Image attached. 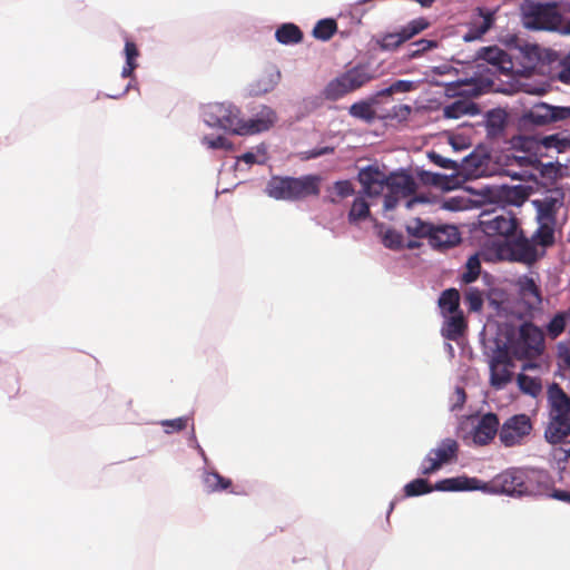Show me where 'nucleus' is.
Masks as SVG:
<instances>
[{
    "label": "nucleus",
    "mask_w": 570,
    "mask_h": 570,
    "mask_svg": "<svg viewBox=\"0 0 570 570\" xmlns=\"http://www.w3.org/2000/svg\"><path fill=\"white\" fill-rule=\"evenodd\" d=\"M240 110L232 104L212 102L203 108V118L207 126L230 131L234 135L250 136L268 130L276 121L274 110L263 107L252 119L244 120Z\"/></svg>",
    "instance_id": "obj_1"
},
{
    "label": "nucleus",
    "mask_w": 570,
    "mask_h": 570,
    "mask_svg": "<svg viewBox=\"0 0 570 570\" xmlns=\"http://www.w3.org/2000/svg\"><path fill=\"white\" fill-rule=\"evenodd\" d=\"M550 485V476L543 470L509 468L497 474L487 487L493 493L510 497H535L547 494Z\"/></svg>",
    "instance_id": "obj_2"
},
{
    "label": "nucleus",
    "mask_w": 570,
    "mask_h": 570,
    "mask_svg": "<svg viewBox=\"0 0 570 570\" xmlns=\"http://www.w3.org/2000/svg\"><path fill=\"white\" fill-rule=\"evenodd\" d=\"M322 178L318 175L301 177L273 176L267 185L266 193L277 200L297 202L311 196H318Z\"/></svg>",
    "instance_id": "obj_3"
},
{
    "label": "nucleus",
    "mask_w": 570,
    "mask_h": 570,
    "mask_svg": "<svg viewBox=\"0 0 570 570\" xmlns=\"http://www.w3.org/2000/svg\"><path fill=\"white\" fill-rule=\"evenodd\" d=\"M548 401L551 421L546 428L544 438L550 444H556L570 436V396L559 384L553 383L548 389Z\"/></svg>",
    "instance_id": "obj_4"
},
{
    "label": "nucleus",
    "mask_w": 570,
    "mask_h": 570,
    "mask_svg": "<svg viewBox=\"0 0 570 570\" xmlns=\"http://www.w3.org/2000/svg\"><path fill=\"white\" fill-rule=\"evenodd\" d=\"M497 255L502 261L527 265H532L540 256L535 243L531 237H527L521 228L508 240L498 243Z\"/></svg>",
    "instance_id": "obj_5"
},
{
    "label": "nucleus",
    "mask_w": 570,
    "mask_h": 570,
    "mask_svg": "<svg viewBox=\"0 0 570 570\" xmlns=\"http://www.w3.org/2000/svg\"><path fill=\"white\" fill-rule=\"evenodd\" d=\"M373 78L366 66L357 65L331 80L324 89V97L328 100H337L360 89Z\"/></svg>",
    "instance_id": "obj_6"
},
{
    "label": "nucleus",
    "mask_w": 570,
    "mask_h": 570,
    "mask_svg": "<svg viewBox=\"0 0 570 570\" xmlns=\"http://www.w3.org/2000/svg\"><path fill=\"white\" fill-rule=\"evenodd\" d=\"M522 19L527 29L554 30L561 23V14L556 4L527 1L522 6Z\"/></svg>",
    "instance_id": "obj_7"
},
{
    "label": "nucleus",
    "mask_w": 570,
    "mask_h": 570,
    "mask_svg": "<svg viewBox=\"0 0 570 570\" xmlns=\"http://www.w3.org/2000/svg\"><path fill=\"white\" fill-rule=\"evenodd\" d=\"M543 347L544 334L532 323L522 324L518 338L510 344L512 354L519 360L534 358L542 353Z\"/></svg>",
    "instance_id": "obj_8"
},
{
    "label": "nucleus",
    "mask_w": 570,
    "mask_h": 570,
    "mask_svg": "<svg viewBox=\"0 0 570 570\" xmlns=\"http://www.w3.org/2000/svg\"><path fill=\"white\" fill-rule=\"evenodd\" d=\"M533 424L529 415L514 414L500 425L499 440L505 448L521 445L530 436Z\"/></svg>",
    "instance_id": "obj_9"
},
{
    "label": "nucleus",
    "mask_w": 570,
    "mask_h": 570,
    "mask_svg": "<svg viewBox=\"0 0 570 570\" xmlns=\"http://www.w3.org/2000/svg\"><path fill=\"white\" fill-rule=\"evenodd\" d=\"M479 225L485 235L503 237V240H508L520 229V223L512 213H502L495 216L482 214Z\"/></svg>",
    "instance_id": "obj_10"
},
{
    "label": "nucleus",
    "mask_w": 570,
    "mask_h": 570,
    "mask_svg": "<svg viewBox=\"0 0 570 570\" xmlns=\"http://www.w3.org/2000/svg\"><path fill=\"white\" fill-rule=\"evenodd\" d=\"M387 194L384 196L385 210L394 209L400 199L409 198L416 191L414 178L405 173H392L387 177Z\"/></svg>",
    "instance_id": "obj_11"
},
{
    "label": "nucleus",
    "mask_w": 570,
    "mask_h": 570,
    "mask_svg": "<svg viewBox=\"0 0 570 570\" xmlns=\"http://www.w3.org/2000/svg\"><path fill=\"white\" fill-rule=\"evenodd\" d=\"M459 444L453 439L442 440L435 449L430 450L421 463L420 473L431 475L444 464L454 461L458 456Z\"/></svg>",
    "instance_id": "obj_12"
},
{
    "label": "nucleus",
    "mask_w": 570,
    "mask_h": 570,
    "mask_svg": "<svg viewBox=\"0 0 570 570\" xmlns=\"http://www.w3.org/2000/svg\"><path fill=\"white\" fill-rule=\"evenodd\" d=\"M566 194L561 188L549 189L542 198L532 200L537 209V220H557L558 213L564 207Z\"/></svg>",
    "instance_id": "obj_13"
},
{
    "label": "nucleus",
    "mask_w": 570,
    "mask_h": 570,
    "mask_svg": "<svg viewBox=\"0 0 570 570\" xmlns=\"http://www.w3.org/2000/svg\"><path fill=\"white\" fill-rule=\"evenodd\" d=\"M570 117V108L568 107H553L544 102L533 105L523 115L524 121L535 125L544 126Z\"/></svg>",
    "instance_id": "obj_14"
},
{
    "label": "nucleus",
    "mask_w": 570,
    "mask_h": 570,
    "mask_svg": "<svg viewBox=\"0 0 570 570\" xmlns=\"http://www.w3.org/2000/svg\"><path fill=\"white\" fill-rule=\"evenodd\" d=\"M387 177L377 166H366L357 174L362 193L367 197H379L387 186Z\"/></svg>",
    "instance_id": "obj_15"
},
{
    "label": "nucleus",
    "mask_w": 570,
    "mask_h": 570,
    "mask_svg": "<svg viewBox=\"0 0 570 570\" xmlns=\"http://www.w3.org/2000/svg\"><path fill=\"white\" fill-rule=\"evenodd\" d=\"M476 59L487 61L504 75H509L513 69L510 56L498 46L480 48L476 51Z\"/></svg>",
    "instance_id": "obj_16"
},
{
    "label": "nucleus",
    "mask_w": 570,
    "mask_h": 570,
    "mask_svg": "<svg viewBox=\"0 0 570 570\" xmlns=\"http://www.w3.org/2000/svg\"><path fill=\"white\" fill-rule=\"evenodd\" d=\"M500 422L494 413H487L481 416L473 431V442L479 445L489 444L494 436L499 435Z\"/></svg>",
    "instance_id": "obj_17"
},
{
    "label": "nucleus",
    "mask_w": 570,
    "mask_h": 570,
    "mask_svg": "<svg viewBox=\"0 0 570 570\" xmlns=\"http://www.w3.org/2000/svg\"><path fill=\"white\" fill-rule=\"evenodd\" d=\"M491 199L502 205L521 206L529 197L524 186H498L491 191Z\"/></svg>",
    "instance_id": "obj_18"
},
{
    "label": "nucleus",
    "mask_w": 570,
    "mask_h": 570,
    "mask_svg": "<svg viewBox=\"0 0 570 570\" xmlns=\"http://www.w3.org/2000/svg\"><path fill=\"white\" fill-rule=\"evenodd\" d=\"M461 242V234L453 225H434L430 245L438 249L454 247Z\"/></svg>",
    "instance_id": "obj_19"
},
{
    "label": "nucleus",
    "mask_w": 570,
    "mask_h": 570,
    "mask_svg": "<svg viewBox=\"0 0 570 570\" xmlns=\"http://www.w3.org/2000/svg\"><path fill=\"white\" fill-rule=\"evenodd\" d=\"M509 363L510 360L505 351H499L498 355L492 358L490 382L493 387L502 389L511 381L512 374L508 368Z\"/></svg>",
    "instance_id": "obj_20"
},
{
    "label": "nucleus",
    "mask_w": 570,
    "mask_h": 570,
    "mask_svg": "<svg viewBox=\"0 0 570 570\" xmlns=\"http://www.w3.org/2000/svg\"><path fill=\"white\" fill-rule=\"evenodd\" d=\"M479 480L475 478L456 476L438 481L433 490L443 492L468 491L479 489Z\"/></svg>",
    "instance_id": "obj_21"
},
{
    "label": "nucleus",
    "mask_w": 570,
    "mask_h": 570,
    "mask_svg": "<svg viewBox=\"0 0 570 570\" xmlns=\"http://www.w3.org/2000/svg\"><path fill=\"white\" fill-rule=\"evenodd\" d=\"M538 228L532 234L531 238L537 246L547 248L556 243V229L558 222L552 220H537Z\"/></svg>",
    "instance_id": "obj_22"
},
{
    "label": "nucleus",
    "mask_w": 570,
    "mask_h": 570,
    "mask_svg": "<svg viewBox=\"0 0 570 570\" xmlns=\"http://www.w3.org/2000/svg\"><path fill=\"white\" fill-rule=\"evenodd\" d=\"M479 112V107L469 99H458L443 108V116L448 119H459L462 116H474Z\"/></svg>",
    "instance_id": "obj_23"
},
{
    "label": "nucleus",
    "mask_w": 570,
    "mask_h": 570,
    "mask_svg": "<svg viewBox=\"0 0 570 570\" xmlns=\"http://www.w3.org/2000/svg\"><path fill=\"white\" fill-rule=\"evenodd\" d=\"M466 323L462 312L452 314L448 317L442 328V334L445 338L458 341L465 332Z\"/></svg>",
    "instance_id": "obj_24"
},
{
    "label": "nucleus",
    "mask_w": 570,
    "mask_h": 570,
    "mask_svg": "<svg viewBox=\"0 0 570 570\" xmlns=\"http://www.w3.org/2000/svg\"><path fill=\"white\" fill-rule=\"evenodd\" d=\"M326 191L325 202L338 204L342 199L354 195L355 188L351 180L344 179L337 180L332 186H328Z\"/></svg>",
    "instance_id": "obj_25"
},
{
    "label": "nucleus",
    "mask_w": 570,
    "mask_h": 570,
    "mask_svg": "<svg viewBox=\"0 0 570 570\" xmlns=\"http://www.w3.org/2000/svg\"><path fill=\"white\" fill-rule=\"evenodd\" d=\"M570 325V306L560 311L550 320V322L546 325V334L549 338L556 340L558 338L564 330Z\"/></svg>",
    "instance_id": "obj_26"
},
{
    "label": "nucleus",
    "mask_w": 570,
    "mask_h": 570,
    "mask_svg": "<svg viewBox=\"0 0 570 570\" xmlns=\"http://www.w3.org/2000/svg\"><path fill=\"white\" fill-rule=\"evenodd\" d=\"M520 294L529 307H537L541 304V292L532 278L525 277L520 283Z\"/></svg>",
    "instance_id": "obj_27"
},
{
    "label": "nucleus",
    "mask_w": 570,
    "mask_h": 570,
    "mask_svg": "<svg viewBox=\"0 0 570 570\" xmlns=\"http://www.w3.org/2000/svg\"><path fill=\"white\" fill-rule=\"evenodd\" d=\"M406 41L402 30L383 33L374 38L375 46L382 51H395Z\"/></svg>",
    "instance_id": "obj_28"
},
{
    "label": "nucleus",
    "mask_w": 570,
    "mask_h": 570,
    "mask_svg": "<svg viewBox=\"0 0 570 570\" xmlns=\"http://www.w3.org/2000/svg\"><path fill=\"white\" fill-rule=\"evenodd\" d=\"M275 37L283 45H293L302 41L303 32L294 23H284L276 30Z\"/></svg>",
    "instance_id": "obj_29"
},
{
    "label": "nucleus",
    "mask_w": 570,
    "mask_h": 570,
    "mask_svg": "<svg viewBox=\"0 0 570 570\" xmlns=\"http://www.w3.org/2000/svg\"><path fill=\"white\" fill-rule=\"evenodd\" d=\"M439 306L442 313L445 314H454L460 312V293L456 288H449L442 292L439 298Z\"/></svg>",
    "instance_id": "obj_30"
},
{
    "label": "nucleus",
    "mask_w": 570,
    "mask_h": 570,
    "mask_svg": "<svg viewBox=\"0 0 570 570\" xmlns=\"http://www.w3.org/2000/svg\"><path fill=\"white\" fill-rule=\"evenodd\" d=\"M540 146L547 150L554 149L558 154L570 149V137L562 134L544 136L540 139Z\"/></svg>",
    "instance_id": "obj_31"
},
{
    "label": "nucleus",
    "mask_w": 570,
    "mask_h": 570,
    "mask_svg": "<svg viewBox=\"0 0 570 570\" xmlns=\"http://www.w3.org/2000/svg\"><path fill=\"white\" fill-rule=\"evenodd\" d=\"M370 214V204L364 197L358 196L353 200L347 218L351 224H356L361 220H365Z\"/></svg>",
    "instance_id": "obj_32"
},
{
    "label": "nucleus",
    "mask_w": 570,
    "mask_h": 570,
    "mask_svg": "<svg viewBox=\"0 0 570 570\" xmlns=\"http://www.w3.org/2000/svg\"><path fill=\"white\" fill-rule=\"evenodd\" d=\"M337 30V23L334 19L327 18L317 21L313 29V36L322 41L330 40Z\"/></svg>",
    "instance_id": "obj_33"
},
{
    "label": "nucleus",
    "mask_w": 570,
    "mask_h": 570,
    "mask_svg": "<svg viewBox=\"0 0 570 570\" xmlns=\"http://www.w3.org/2000/svg\"><path fill=\"white\" fill-rule=\"evenodd\" d=\"M434 224L422 220L421 218H413L406 225V232L414 237L431 238Z\"/></svg>",
    "instance_id": "obj_34"
},
{
    "label": "nucleus",
    "mask_w": 570,
    "mask_h": 570,
    "mask_svg": "<svg viewBox=\"0 0 570 570\" xmlns=\"http://www.w3.org/2000/svg\"><path fill=\"white\" fill-rule=\"evenodd\" d=\"M204 483L212 492L224 491L232 487V480L224 478L218 472L206 473Z\"/></svg>",
    "instance_id": "obj_35"
},
{
    "label": "nucleus",
    "mask_w": 570,
    "mask_h": 570,
    "mask_svg": "<svg viewBox=\"0 0 570 570\" xmlns=\"http://www.w3.org/2000/svg\"><path fill=\"white\" fill-rule=\"evenodd\" d=\"M348 112L352 117L365 120L367 122L374 120L376 116L372 105L366 101H358L353 104L350 107Z\"/></svg>",
    "instance_id": "obj_36"
},
{
    "label": "nucleus",
    "mask_w": 570,
    "mask_h": 570,
    "mask_svg": "<svg viewBox=\"0 0 570 570\" xmlns=\"http://www.w3.org/2000/svg\"><path fill=\"white\" fill-rule=\"evenodd\" d=\"M518 385L523 393L529 394L531 396L539 395L542 389L539 379L531 377L525 374L518 375Z\"/></svg>",
    "instance_id": "obj_37"
},
{
    "label": "nucleus",
    "mask_w": 570,
    "mask_h": 570,
    "mask_svg": "<svg viewBox=\"0 0 570 570\" xmlns=\"http://www.w3.org/2000/svg\"><path fill=\"white\" fill-rule=\"evenodd\" d=\"M432 491L433 485H431L428 480L422 478L415 479L404 487V493L406 497H419Z\"/></svg>",
    "instance_id": "obj_38"
},
{
    "label": "nucleus",
    "mask_w": 570,
    "mask_h": 570,
    "mask_svg": "<svg viewBox=\"0 0 570 570\" xmlns=\"http://www.w3.org/2000/svg\"><path fill=\"white\" fill-rule=\"evenodd\" d=\"M430 26L429 21L424 18H419L410 21L406 26H404L401 30L406 40L412 39L414 36L419 35L423 30H425Z\"/></svg>",
    "instance_id": "obj_39"
},
{
    "label": "nucleus",
    "mask_w": 570,
    "mask_h": 570,
    "mask_svg": "<svg viewBox=\"0 0 570 570\" xmlns=\"http://www.w3.org/2000/svg\"><path fill=\"white\" fill-rule=\"evenodd\" d=\"M202 142L206 145L209 149L232 150L234 147L233 142L223 136H217L214 138L209 136H204Z\"/></svg>",
    "instance_id": "obj_40"
},
{
    "label": "nucleus",
    "mask_w": 570,
    "mask_h": 570,
    "mask_svg": "<svg viewBox=\"0 0 570 570\" xmlns=\"http://www.w3.org/2000/svg\"><path fill=\"white\" fill-rule=\"evenodd\" d=\"M465 302L470 311H480L483 306L482 293L478 288H469L465 293Z\"/></svg>",
    "instance_id": "obj_41"
},
{
    "label": "nucleus",
    "mask_w": 570,
    "mask_h": 570,
    "mask_svg": "<svg viewBox=\"0 0 570 570\" xmlns=\"http://www.w3.org/2000/svg\"><path fill=\"white\" fill-rule=\"evenodd\" d=\"M492 22H493L492 14L491 13L484 14L483 21L481 22V24L476 28L475 31H473V30L469 31L464 36V40L472 41V40H475L476 38L481 37L491 28Z\"/></svg>",
    "instance_id": "obj_42"
},
{
    "label": "nucleus",
    "mask_w": 570,
    "mask_h": 570,
    "mask_svg": "<svg viewBox=\"0 0 570 570\" xmlns=\"http://www.w3.org/2000/svg\"><path fill=\"white\" fill-rule=\"evenodd\" d=\"M383 244L391 249H399L403 246V237L394 229H387L383 235Z\"/></svg>",
    "instance_id": "obj_43"
},
{
    "label": "nucleus",
    "mask_w": 570,
    "mask_h": 570,
    "mask_svg": "<svg viewBox=\"0 0 570 570\" xmlns=\"http://www.w3.org/2000/svg\"><path fill=\"white\" fill-rule=\"evenodd\" d=\"M163 426L166 428L167 433H171L175 431H181L187 428L188 419L187 417H177L174 420L163 421Z\"/></svg>",
    "instance_id": "obj_44"
},
{
    "label": "nucleus",
    "mask_w": 570,
    "mask_h": 570,
    "mask_svg": "<svg viewBox=\"0 0 570 570\" xmlns=\"http://www.w3.org/2000/svg\"><path fill=\"white\" fill-rule=\"evenodd\" d=\"M412 46H414L415 49L409 53V57L415 58L421 53L425 52L426 50L436 47V42L432 40L421 39L412 43Z\"/></svg>",
    "instance_id": "obj_45"
},
{
    "label": "nucleus",
    "mask_w": 570,
    "mask_h": 570,
    "mask_svg": "<svg viewBox=\"0 0 570 570\" xmlns=\"http://www.w3.org/2000/svg\"><path fill=\"white\" fill-rule=\"evenodd\" d=\"M558 79L564 85H570V53L561 61V69L558 73Z\"/></svg>",
    "instance_id": "obj_46"
},
{
    "label": "nucleus",
    "mask_w": 570,
    "mask_h": 570,
    "mask_svg": "<svg viewBox=\"0 0 570 570\" xmlns=\"http://www.w3.org/2000/svg\"><path fill=\"white\" fill-rule=\"evenodd\" d=\"M125 55L127 62H136V59L139 56V51L136 43L129 39H127L125 42Z\"/></svg>",
    "instance_id": "obj_47"
},
{
    "label": "nucleus",
    "mask_w": 570,
    "mask_h": 570,
    "mask_svg": "<svg viewBox=\"0 0 570 570\" xmlns=\"http://www.w3.org/2000/svg\"><path fill=\"white\" fill-rule=\"evenodd\" d=\"M391 86L394 94L409 92L415 89L414 82L410 80H396Z\"/></svg>",
    "instance_id": "obj_48"
},
{
    "label": "nucleus",
    "mask_w": 570,
    "mask_h": 570,
    "mask_svg": "<svg viewBox=\"0 0 570 570\" xmlns=\"http://www.w3.org/2000/svg\"><path fill=\"white\" fill-rule=\"evenodd\" d=\"M432 161L443 168H451V169H454L456 168V164L454 160H451V159H448V158H444L442 157L441 155H438L435 153H432L430 155Z\"/></svg>",
    "instance_id": "obj_49"
},
{
    "label": "nucleus",
    "mask_w": 570,
    "mask_h": 570,
    "mask_svg": "<svg viewBox=\"0 0 570 570\" xmlns=\"http://www.w3.org/2000/svg\"><path fill=\"white\" fill-rule=\"evenodd\" d=\"M465 269L473 272L478 275L481 273V262L478 255H472L469 257L465 264Z\"/></svg>",
    "instance_id": "obj_50"
},
{
    "label": "nucleus",
    "mask_w": 570,
    "mask_h": 570,
    "mask_svg": "<svg viewBox=\"0 0 570 570\" xmlns=\"http://www.w3.org/2000/svg\"><path fill=\"white\" fill-rule=\"evenodd\" d=\"M560 446L556 450L562 456L559 460L567 461L570 458V440L563 439V441L558 442Z\"/></svg>",
    "instance_id": "obj_51"
},
{
    "label": "nucleus",
    "mask_w": 570,
    "mask_h": 570,
    "mask_svg": "<svg viewBox=\"0 0 570 570\" xmlns=\"http://www.w3.org/2000/svg\"><path fill=\"white\" fill-rule=\"evenodd\" d=\"M553 499L570 503V492L563 490H554L551 494Z\"/></svg>",
    "instance_id": "obj_52"
},
{
    "label": "nucleus",
    "mask_w": 570,
    "mask_h": 570,
    "mask_svg": "<svg viewBox=\"0 0 570 570\" xmlns=\"http://www.w3.org/2000/svg\"><path fill=\"white\" fill-rule=\"evenodd\" d=\"M137 68V62H127L122 68L121 77L129 78L134 75V70Z\"/></svg>",
    "instance_id": "obj_53"
},
{
    "label": "nucleus",
    "mask_w": 570,
    "mask_h": 570,
    "mask_svg": "<svg viewBox=\"0 0 570 570\" xmlns=\"http://www.w3.org/2000/svg\"><path fill=\"white\" fill-rule=\"evenodd\" d=\"M479 275L465 269V272L461 275V282L463 284H471L478 279Z\"/></svg>",
    "instance_id": "obj_54"
},
{
    "label": "nucleus",
    "mask_w": 570,
    "mask_h": 570,
    "mask_svg": "<svg viewBox=\"0 0 570 570\" xmlns=\"http://www.w3.org/2000/svg\"><path fill=\"white\" fill-rule=\"evenodd\" d=\"M429 176L431 177L430 179H428L429 183L438 187H444L443 180L445 179V177L443 175L429 174Z\"/></svg>",
    "instance_id": "obj_55"
},
{
    "label": "nucleus",
    "mask_w": 570,
    "mask_h": 570,
    "mask_svg": "<svg viewBox=\"0 0 570 570\" xmlns=\"http://www.w3.org/2000/svg\"><path fill=\"white\" fill-rule=\"evenodd\" d=\"M238 160L244 161L248 165H253L256 163V156L253 153H245L240 157H238Z\"/></svg>",
    "instance_id": "obj_56"
},
{
    "label": "nucleus",
    "mask_w": 570,
    "mask_h": 570,
    "mask_svg": "<svg viewBox=\"0 0 570 570\" xmlns=\"http://www.w3.org/2000/svg\"><path fill=\"white\" fill-rule=\"evenodd\" d=\"M334 151V148L332 147H324L321 149H315L311 153V157L315 158L322 155L332 154Z\"/></svg>",
    "instance_id": "obj_57"
},
{
    "label": "nucleus",
    "mask_w": 570,
    "mask_h": 570,
    "mask_svg": "<svg viewBox=\"0 0 570 570\" xmlns=\"http://www.w3.org/2000/svg\"><path fill=\"white\" fill-rule=\"evenodd\" d=\"M393 94H394V91L392 90V86H389L387 88H384V89L380 90L377 92V97L391 96Z\"/></svg>",
    "instance_id": "obj_58"
},
{
    "label": "nucleus",
    "mask_w": 570,
    "mask_h": 570,
    "mask_svg": "<svg viewBox=\"0 0 570 570\" xmlns=\"http://www.w3.org/2000/svg\"><path fill=\"white\" fill-rule=\"evenodd\" d=\"M456 393H458V395H459V400H460L462 403H463V402H465V392H464V390L459 387V389L456 390Z\"/></svg>",
    "instance_id": "obj_59"
},
{
    "label": "nucleus",
    "mask_w": 570,
    "mask_h": 570,
    "mask_svg": "<svg viewBox=\"0 0 570 570\" xmlns=\"http://www.w3.org/2000/svg\"><path fill=\"white\" fill-rule=\"evenodd\" d=\"M563 32L570 35V20L563 26Z\"/></svg>",
    "instance_id": "obj_60"
},
{
    "label": "nucleus",
    "mask_w": 570,
    "mask_h": 570,
    "mask_svg": "<svg viewBox=\"0 0 570 570\" xmlns=\"http://www.w3.org/2000/svg\"><path fill=\"white\" fill-rule=\"evenodd\" d=\"M415 200H416L415 198H412V199L406 200V207H407V208L412 207V205H413V203H414Z\"/></svg>",
    "instance_id": "obj_61"
},
{
    "label": "nucleus",
    "mask_w": 570,
    "mask_h": 570,
    "mask_svg": "<svg viewBox=\"0 0 570 570\" xmlns=\"http://www.w3.org/2000/svg\"><path fill=\"white\" fill-rule=\"evenodd\" d=\"M406 112H410L411 111V107L410 106H403L402 107Z\"/></svg>",
    "instance_id": "obj_62"
},
{
    "label": "nucleus",
    "mask_w": 570,
    "mask_h": 570,
    "mask_svg": "<svg viewBox=\"0 0 570 570\" xmlns=\"http://www.w3.org/2000/svg\"><path fill=\"white\" fill-rule=\"evenodd\" d=\"M128 89H129V83H128V85H126L124 92H127V91H128Z\"/></svg>",
    "instance_id": "obj_63"
},
{
    "label": "nucleus",
    "mask_w": 570,
    "mask_h": 570,
    "mask_svg": "<svg viewBox=\"0 0 570 570\" xmlns=\"http://www.w3.org/2000/svg\"><path fill=\"white\" fill-rule=\"evenodd\" d=\"M567 240L570 243V232L568 233Z\"/></svg>",
    "instance_id": "obj_64"
}]
</instances>
